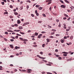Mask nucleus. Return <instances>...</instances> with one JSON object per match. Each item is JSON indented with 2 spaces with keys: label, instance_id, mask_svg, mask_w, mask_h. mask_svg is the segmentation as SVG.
<instances>
[{
  "label": "nucleus",
  "instance_id": "f257e3e1",
  "mask_svg": "<svg viewBox=\"0 0 74 74\" xmlns=\"http://www.w3.org/2000/svg\"><path fill=\"white\" fill-rule=\"evenodd\" d=\"M63 53H65L64 54H63V56H67V54H68V53L64 52H63Z\"/></svg>",
  "mask_w": 74,
  "mask_h": 74
},
{
  "label": "nucleus",
  "instance_id": "f03ea898",
  "mask_svg": "<svg viewBox=\"0 0 74 74\" xmlns=\"http://www.w3.org/2000/svg\"><path fill=\"white\" fill-rule=\"evenodd\" d=\"M32 70L31 69H27V73H31V71H32Z\"/></svg>",
  "mask_w": 74,
  "mask_h": 74
},
{
  "label": "nucleus",
  "instance_id": "7ed1b4c3",
  "mask_svg": "<svg viewBox=\"0 0 74 74\" xmlns=\"http://www.w3.org/2000/svg\"><path fill=\"white\" fill-rule=\"evenodd\" d=\"M35 12L37 15V16H38L39 15V14L37 13V10H36L35 11Z\"/></svg>",
  "mask_w": 74,
  "mask_h": 74
},
{
  "label": "nucleus",
  "instance_id": "20e7f679",
  "mask_svg": "<svg viewBox=\"0 0 74 74\" xmlns=\"http://www.w3.org/2000/svg\"><path fill=\"white\" fill-rule=\"evenodd\" d=\"M51 1H52V0H48L49 3H48V5H49V4H51Z\"/></svg>",
  "mask_w": 74,
  "mask_h": 74
},
{
  "label": "nucleus",
  "instance_id": "39448f33",
  "mask_svg": "<svg viewBox=\"0 0 74 74\" xmlns=\"http://www.w3.org/2000/svg\"><path fill=\"white\" fill-rule=\"evenodd\" d=\"M7 31L8 32H11V33L14 32L13 31H12L11 30H10V29L7 30Z\"/></svg>",
  "mask_w": 74,
  "mask_h": 74
},
{
  "label": "nucleus",
  "instance_id": "423d86ee",
  "mask_svg": "<svg viewBox=\"0 0 74 74\" xmlns=\"http://www.w3.org/2000/svg\"><path fill=\"white\" fill-rule=\"evenodd\" d=\"M60 7L61 8H66V6L64 5H61Z\"/></svg>",
  "mask_w": 74,
  "mask_h": 74
},
{
  "label": "nucleus",
  "instance_id": "0eeeda50",
  "mask_svg": "<svg viewBox=\"0 0 74 74\" xmlns=\"http://www.w3.org/2000/svg\"><path fill=\"white\" fill-rule=\"evenodd\" d=\"M42 36V34H40L39 36H38V38H41V36Z\"/></svg>",
  "mask_w": 74,
  "mask_h": 74
},
{
  "label": "nucleus",
  "instance_id": "6e6552de",
  "mask_svg": "<svg viewBox=\"0 0 74 74\" xmlns=\"http://www.w3.org/2000/svg\"><path fill=\"white\" fill-rule=\"evenodd\" d=\"M60 41L62 43H63L64 42V39H61Z\"/></svg>",
  "mask_w": 74,
  "mask_h": 74
},
{
  "label": "nucleus",
  "instance_id": "1a4fd4ad",
  "mask_svg": "<svg viewBox=\"0 0 74 74\" xmlns=\"http://www.w3.org/2000/svg\"><path fill=\"white\" fill-rule=\"evenodd\" d=\"M14 32H21V30H14Z\"/></svg>",
  "mask_w": 74,
  "mask_h": 74
},
{
  "label": "nucleus",
  "instance_id": "9d476101",
  "mask_svg": "<svg viewBox=\"0 0 74 74\" xmlns=\"http://www.w3.org/2000/svg\"><path fill=\"white\" fill-rule=\"evenodd\" d=\"M17 23L18 24H19V23H21V21L20 20H18L17 21Z\"/></svg>",
  "mask_w": 74,
  "mask_h": 74
},
{
  "label": "nucleus",
  "instance_id": "9b49d317",
  "mask_svg": "<svg viewBox=\"0 0 74 74\" xmlns=\"http://www.w3.org/2000/svg\"><path fill=\"white\" fill-rule=\"evenodd\" d=\"M18 28L19 29H23V27H22L19 26V27H18Z\"/></svg>",
  "mask_w": 74,
  "mask_h": 74
},
{
  "label": "nucleus",
  "instance_id": "f8f14e48",
  "mask_svg": "<svg viewBox=\"0 0 74 74\" xmlns=\"http://www.w3.org/2000/svg\"><path fill=\"white\" fill-rule=\"evenodd\" d=\"M42 8H43L42 7H41L38 8V9L39 10H42Z\"/></svg>",
  "mask_w": 74,
  "mask_h": 74
},
{
  "label": "nucleus",
  "instance_id": "ddd939ff",
  "mask_svg": "<svg viewBox=\"0 0 74 74\" xmlns=\"http://www.w3.org/2000/svg\"><path fill=\"white\" fill-rule=\"evenodd\" d=\"M73 36H71L70 37V39H71V40H73Z\"/></svg>",
  "mask_w": 74,
  "mask_h": 74
},
{
  "label": "nucleus",
  "instance_id": "4468645a",
  "mask_svg": "<svg viewBox=\"0 0 74 74\" xmlns=\"http://www.w3.org/2000/svg\"><path fill=\"white\" fill-rule=\"evenodd\" d=\"M14 14H15L16 15H18V13L17 12H14Z\"/></svg>",
  "mask_w": 74,
  "mask_h": 74
},
{
  "label": "nucleus",
  "instance_id": "2eb2a0df",
  "mask_svg": "<svg viewBox=\"0 0 74 74\" xmlns=\"http://www.w3.org/2000/svg\"><path fill=\"white\" fill-rule=\"evenodd\" d=\"M46 40H47V42H49L50 41L49 39H47Z\"/></svg>",
  "mask_w": 74,
  "mask_h": 74
},
{
  "label": "nucleus",
  "instance_id": "dca6fc26",
  "mask_svg": "<svg viewBox=\"0 0 74 74\" xmlns=\"http://www.w3.org/2000/svg\"><path fill=\"white\" fill-rule=\"evenodd\" d=\"M64 1L65 2H66V3H70L69 2V1H68L67 0H65Z\"/></svg>",
  "mask_w": 74,
  "mask_h": 74
},
{
  "label": "nucleus",
  "instance_id": "f3484780",
  "mask_svg": "<svg viewBox=\"0 0 74 74\" xmlns=\"http://www.w3.org/2000/svg\"><path fill=\"white\" fill-rule=\"evenodd\" d=\"M60 2L61 3H62V4H63V3H64V2H63V1H62V0H60Z\"/></svg>",
  "mask_w": 74,
  "mask_h": 74
},
{
  "label": "nucleus",
  "instance_id": "a211bd4d",
  "mask_svg": "<svg viewBox=\"0 0 74 74\" xmlns=\"http://www.w3.org/2000/svg\"><path fill=\"white\" fill-rule=\"evenodd\" d=\"M10 46L11 48H12V49L14 48V46H13L11 45H10Z\"/></svg>",
  "mask_w": 74,
  "mask_h": 74
},
{
  "label": "nucleus",
  "instance_id": "6ab92c4d",
  "mask_svg": "<svg viewBox=\"0 0 74 74\" xmlns=\"http://www.w3.org/2000/svg\"><path fill=\"white\" fill-rule=\"evenodd\" d=\"M14 26H16V27H17V26H18V24H15L14 25Z\"/></svg>",
  "mask_w": 74,
  "mask_h": 74
},
{
  "label": "nucleus",
  "instance_id": "aec40b11",
  "mask_svg": "<svg viewBox=\"0 0 74 74\" xmlns=\"http://www.w3.org/2000/svg\"><path fill=\"white\" fill-rule=\"evenodd\" d=\"M33 47H37V45H33Z\"/></svg>",
  "mask_w": 74,
  "mask_h": 74
},
{
  "label": "nucleus",
  "instance_id": "412c9836",
  "mask_svg": "<svg viewBox=\"0 0 74 74\" xmlns=\"http://www.w3.org/2000/svg\"><path fill=\"white\" fill-rule=\"evenodd\" d=\"M64 15L66 17H69V16H68V15H67V14H64Z\"/></svg>",
  "mask_w": 74,
  "mask_h": 74
},
{
  "label": "nucleus",
  "instance_id": "4be33fe9",
  "mask_svg": "<svg viewBox=\"0 0 74 74\" xmlns=\"http://www.w3.org/2000/svg\"><path fill=\"white\" fill-rule=\"evenodd\" d=\"M20 39L21 40V41H23V38H20Z\"/></svg>",
  "mask_w": 74,
  "mask_h": 74
},
{
  "label": "nucleus",
  "instance_id": "5701e85b",
  "mask_svg": "<svg viewBox=\"0 0 74 74\" xmlns=\"http://www.w3.org/2000/svg\"><path fill=\"white\" fill-rule=\"evenodd\" d=\"M23 41H27V39H24L23 40Z\"/></svg>",
  "mask_w": 74,
  "mask_h": 74
},
{
  "label": "nucleus",
  "instance_id": "b1692460",
  "mask_svg": "<svg viewBox=\"0 0 74 74\" xmlns=\"http://www.w3.org/2000/svg\"><path fill=\"white\" fill-rule=\"evenodd\" d=\"M10 7L11 8H13V6H12V5H10Z\"/></svg>",
  "mask_w": 74,
  "mask_h": 74
},
{
  "label": "nucleus",
  "instance_id": "393cba45",
  "mask_svg": "<svg viewBox=\"0 0 74 74\" xmlns=\"http://www.w3.org/2000/svg\"><path fill=\"white\" fill-rule=\"evenodd\" d=\"M25 25H26V24L25 23H24L23 24V26H25Z\"/></svg>",
  "mask_w": 74,
  "mask_h": 74
},
{
  "label": "nucleus",
  "instance_id": "a878e982",
  "mask_svg": "<svg viewBox=\"0 0 74 74\" xmlns=\"http://www.w3.org/2000/svg\"><path fill=\"white\" fill-rule=\"evenodd\" d=\"M5 34H8V32H5Z\"/></svg>",
  "mask_w": 74,
  "mask_h": 74
},
{
  "label": "nucleus",
  "instance_id": "bb28decb",
  "mask_svg": "<svg viewBox=\"0 0 74 74\" xmlns=\"http://www.w3.org/2000/svg\"><path fill=\"white\" fill-rule=\"evenodd\" d=\"M55 34V32H51V35H53V34Z\"/></svg>",
  "mask_w": 74,
  "mask_h": 74
},
{
  "label": "nucleus",
  "instance_id": "cd10ccee",
  "mask_svg": "<svg viewBox=\"0 0 74 74\" xmlns=\"http://www.w3.org/2000/svg\"><path fill=\"white\" fill-rule=\"evenodd\" d=\"M20 33L21 34H24L25 33H24L22 32H20Z\"/></svg>",
  "mask_w": 74,
  "mask_h": 74
},
{
  "label": "nucleus",
  "instance_id": "c85d7f7f",
  "mask_svg": "<svg viewBox=\"0 0 74 74\" xmlns=\"http://www.w3.org/2000/svg\"><path fill=\"white\" fill-rule=\"evenodd\" d=\"M4 14H8V12H5L4 13Z\"/></svg>",
  "mask_w": 74,
  "mask_h": 74
},
{
  "label": "nucleus",
  "instance_id": "c756f323",
  "mask_svg": "<svg viewBox=\"0 0 74 74\" xmlns=\"http://www.w3.org/2000/svg\"><path fill=\"white\" fill-rule=\"evenodd\" d=\"M38 34L37 32H35V35H36V36H38Z\"/></svg>",
  "mask_w": 74,
  "mask_h": 74
},
{
  "label": "nucleus",
  "instance_id": "7c9ffc66",
  "mask_svg": "<svg viewBox=\"0 0 74 74\" xmlns=\"http://www.w3.org/2000/svg\"><path fill=\"white\" fill-rule=\"evenodd\" d=\"M1 4L3 5H4V2H1Z\"/></svg>",
  "mask_w": 74,
  "mask_h": 74
},
{
  "label": "nucleus",
  "instance_id": "2f4dec72",
  "mask_svg": "<svg viewBox=\"0 0 74 74\" xmlns=\"http://www.w3.org/2000/svg\"><path fill=\"white\" fill-rule=\"evenodd\" d=\"M41 33H42V34H44V33H46V32H41Z\"/></svg>",
  "mask_w": 74,
  "mask_h": 74
},
{
  "label": "nucleus",
  "instance_id": "473e14b6",
  "mask_svg": "<svg viewBox=\"0 0 74 74\" xmlns=\"http://www.w3.org/2000/svg\"><path fill=\"white\" fill-rule=\"evenodd\" d=\"M11 38H12V39H14V40H15V38L13 36H11Z\"/></svg>",
  "mask_w": 74,
  "mask_h": 74
},
{
  "label": "nucleus",
  "instance_id": "72a5a7b5",
  "mask_svg": "<svg viewBox=\"0 0 74 74\" xmlns=\"http://www.w3.org/2000/svg\"><path fill=\"white\" fill-rule=\"evenodd\" d=\"M9 17L10 18H13V16H10Z\"/></svg>",
  "mask_w": 74,
  "mask_h": 74
},
{
  "label": "nucleus",
  "instance_id": "f704fd0d",
  "mask_svg": "<svg viewBox=\"0 0 74 74\" xmlns=\"http://www.w3.org/2000/svg\"><path fill=\"white\" fill-rule=\"evenodd\" d=\"M36 8L39 7H40V5H36Z\"/></svg>",
  "mask_w": 74,
  "mask_h": 74
},
{
  "label": "nucleus",
  "instance_id": "c9c22d12",
  "mask_svg": "<svg viewBox=\"0 0 74 74\" xmlns=\"http://www.w3.org/2000/svg\"><path fill=\"white\" fill-rule=\"evenodd\" d=\"M31 15L32 17H34V15L33 14H31Z\"/></svg>",
  "mask_w": 74,
  "mask_h": 74
},
{
  "label": "nucleus",
  "instance_id": "e433bc0d",
  "mask_svg": "<svg viewBox=\"0 0 74 74\" xmlns=\"http://www.w3.org/2000/svg\"><path fill=\"white\" fill-rule=\"evenodd\" d=\"M42 60V61H43V62H45V63H47V61H46L45 60Z\"/></svg>",
  "mask_w": 74,
  "mask_h": 74
},
{
  "label": "nucleus",
  "instance_id": "4c0bfd02",
  "mask_svg": "<svg viewBox=\"0 0 74 74\" xmlns=\"http://www.w3.org/2000/svg\"><path fill=\"white\" fill-rule=\"evenodd\" d=\"M42 47H43V48H44V47H45V44H43L42 45Z\"/></svg>",
  "mask_w": 74,
  "mask_h": 74
},
{
  "label": "nucleus",
  "instance_id": "58836bf2",
  "mask_svg": "<svg viewBox=\"0 0 74 74\" xmlns=\"http://www.w3.org/2000/svg\"><path fill=\"white\" fill-rule=\"evenodd\" d=\"M26 23V25H28L30 23H29V22H26V23Z\"/></svg>",
  "mask_w": 74,
  "mask_h": 74
},
{
  "label": "nucleus",
  "instance_id": "ea45409f",
  "mask_svg": "<svg viewBox=\"0 0 74 74\" xmlns=\"http://www.w3.org/2000/svg\"><path fill=\"white\" fill-rule=\"evenodd\" d=\"M49 38H53V37L52 36H49Z\"/></svg>",
  "mask_w": 74,
  "mask_h": 74
},
{
  "label": "nucleus",
  "instance_id": "a19ab883",
  "mask_svg": "<svg viewBox=\"0 0 74 74\" xmlns=\"http://www.w3.org/2000/svg\"><path fill=\"white\" fill-rule=\"evenodd\" d=\"M46 65H47V66H51V64H46Z\"/></svg>",
  "mask_w": 74,
  "mask_h": 74
},
{
  "label": "nucleus",
  "instance_id": "79ce46f5",
  "mask_svg": "<svg viewBox=\"0 0 74 74\" xmlns=\"http://www.w3.org/2000/svg\"><path fill=\"white\" fill-rule=\"evenodd\" d=\"M52 31H54V32H56V30L55 29H53L52 30Z\"/></svg>",
  "mask_w": 74,
  "mask_h": 74
},
{
  "label": "nucleus",
  "instance_id": "37998d69",
  "mask_svg": "<svg viewBox=\"0 0 74 74\" xmlns=\"http://www.w3.org/2000/svg\"><path fill=\"white\" fill-rule=\"evenodd\" d=\"M45 58H44V57H41V59H45Z\"/></svg>",
  "mask_w": 74,
  "mask_h": 74
},
{
  "label": "nucleus",
  "instance_id": "c03bdc74",
  "mask_svg": "<svg viewBox=\"0 0 74 74\" xmlns=\"http://www.w3.org/2000/svg\"><path fill=\"white\" fill-rule=\"evenodd\" d=\"M43 16H45V17H46V15H45V14H43Z\"/></svg>",
  "mask_w": 74,
  "mask_h": 74
},
{
  "label": "nucleus",
  "instance_id": "a18cd8bd",
  "mask_svg": "<svg viewBox=\"0 0 74 74\" xmlns=\"http://www.w3.org/2000/svg\"><path fill=\"white\" fill-rule=\"evenodd\" d=\"M38 57L39 58H40V59L41 58V57L39 55H38Z\"/></svg>",
  "mask_w": 74,
  "mask_h": 74
},
{
  "label": "nucleus",
  "instance_id": "49530a36",
  "mask_svg": "<svg viewBox=\"0 0 74 74\" xmlns=\"http://www.w3.org/2000/svg\"><path fill=\"white\" fill-rule=\"evenodd\" d=\"M56 36H60V34H56Z\"/></svg>",
  "mask_w": 74,
  "mask_h": 74
},
{
  "label": "nucleus",
  "instance_id": "de8ad7c7",
  "mask_svg": "<svg viewBox=\"0 0 74 74\" xmlns=\"http://www.w3.org/2000/svg\"><path fill=\"white\" fill-rule=\"evenodd\" d=\"M20 8H21L20 10H22L23 9V6H22V7H20Z\"/></svg>",
  "mask_w": 74,
  "mask_h": 74
},
{
  "label": "nucleus",
  "instance_id": "09e8293b",
  "mask_svg": "<svg viewBox=\"0 0 74 74\" xmlns=\"http://www.w3.org/2000/svg\"><path fill=\"white\" fill-rule=\"evenodd\" d=\"M10 41H12H12H14V39H10Z\"/></svg>",
  "mask_w": 74,
  "mask_h": 74
},
{
  "label": "nucleus",
  "instance_id": "8fccbe9b",
  "mask_svg": "<svg viewBox=\"0 0 74 74\" xmlns=\"http://www.w3.org/2000/svg\"><path fill=\"white\" fill-rule=\"evenodd\" d=\"M0 37H1V38H3V36L1 35H0Z\"/></svg>",
  "mask_w": 74,
  "mask_h": 74
},
{
  "label": "nucleus",
  "instance_id": "3c124183",
  "mask_svg": "<svg viewBox=\"0 0 74 74\" xmlns=\"http://www.w3.org/2000/svg\"><path fill=\"white\" fill-rule=\"evenodd\" d=\"M42 22L40 21H38V23H41Z\"/></svg>",
  "mask_w": 74,
  "mask_h": 74
},
{
  "label": "nucleus",
  "instance_id": "603ef678",
  "mask_svg": "<svg viewBox=\"0 0 74 74\" xmlns=\"http://www.w3.org/2000/svg\"><path fill=\"white\" fill-rule=\"evenodd\" d=\"M55 52H58V50L57 49H56L55 50Z\"/></svg>",
  "mask_w": 74,
  "mask_h": 74
},
{
  "label": "nucleus",
  "instance_id": "864d4df0",
  "mask_svg": "<svg viewBox=\"0 0 74 74\" xmlns=\"http://www.w3.org/2000/svg\"><path fill=\"white\" fill-rule=\"evenodd\" d=\"M40 54H41V55H43V52H41H41H40Z\"/></svg>",
  "mask_w": 74,
  "mask_h": 74
},
{
  "label": "nucleus",
  "instance_id": "5fc2aeb1",
  "mask_svg": "<svg viewBox=\"0 0 74 74\" xmlns=\"http://www.w3.org/2000/svg\"><path fill=\"white\" fill-rule=\"evenodd\" d=\"M29 8V5H27V9H28Z\"/></svg>",
  "mask_w": 74,
  "mask_h": 74
},
{
  "label": "nucleus",
  "instance_id": "6e6d98bb",
  "mask_svg": "<svg viewBox=\"0 0 74 74\" xmlns=\"http://www.w3.org/2000/svg\"><path fill=\"white\" fill-rule=\"evenodd\" d=\"M58 59H60V60H61V59H62V58H61L60 57H59L58 58Z\"/></svg>",
  "mask_w": 74,
  "mask_h": 74
},
{
  "label": "nucleus",
  "instance_id": "4d7b16f0",
  "mask_svg": "<svg viewBox=\"0 0 74 74\" xmlns=\"http://www.w3.org/2000/svg\"><path fill=\"white\" fill-rule=\"evenodd\" d=\"M56 57H59V55H56Z\"/></svg>",
  "mask_w": 74,
  "mask_h": 74
},
{
  "label": "nucleus",
  "instance_id": "13d9d810",
  "mask_svg": "<svg viewBox=\"0 0 74 74\" xmlns=\"http://www.w3.org/2000/svg\"><path fill=\"white\" fill-rule=\"evenodd\" d=\"M10 66H11V67H12L13 66H14V65H13V64H11L10 65Z\"/></svg>",
  "mask_w": 74,
  "mask_h": 74
},
{
  "label": "nucleus",
  "instance_id": "bf43d9fd",
  "mask_svg": "<svg viewBox=\"0 0 74 74\" xmlns=\"http://www.w3.org/2000/svg\"><path fill=\"white\" fill-rule=\"evenodd\" d=\"M32 31L31 30H29L28 31V33H30Z\"/></svg>",
  "mask_w": 74,
  "mask_h": 74
},
{
  "label": "nucleus",
  "instance_id": "052dcab7",
  "mask_svg": "<svg viewBox=\"0 0 74 74\" xmlns=\"http://www.w3.org/2000/svg\"><path fill=\"white\" fill-rule=\"evenodd\" d=\"M48 26L50 28H52V27H51V26H50L48 25Z\"/></svg>",
  "mask_w": 74,
  "mask_h": 74
},
{
  "label": "nucleus",
  "instance_id": "680f3d73",
  "mask_svg": "<svg viewBox=\"0 0 74 74\" xmlns=\"http://www.w3.org/2000/svg\"><path fill=\"white\" fill-rule=\"evenodd\" d=\"M63 19H64V20H66V19H67V18H66V17H64L63 18Z\"/></svg>",
  "mask_w": 74,
  "mask_h": 74
},
{
  "label": "nucleus",
  "instance_id": "e2e57ef3",
  "mask_svg": "<svg viewBox=\"0 0 74 74\" xmlns=\"http://www.w3.org/2000/svg\"><path fill=\"white\" fill-rule=\"evenodd\" d=\"M14 57V56L13 55H11L10 56V58H13Z\"/></svg>",
  "mask_w": 74,
  "mask_h": 74
},
{
  "label": "nucleus",
  "instance_id": "0e129e2a",
  "mask_svg": "<svg viewBox=\"0 0 74 74\" xmlns=\"http://www.w3.org/2000/svg\"><path fill=\"white\" fill-rule=\"evenodd\" d=\"M64 39H66L67 38V37L66 36H64Z\"/></svg>",
  "mask_w": 74,
  "mask_h": 74
},
{
  "label": "nucleus",
  "instance_id": "69168bd1",
  "mask_svg": "<svg viewBox=\"0 0 74 74\" xmlns=\"http://www.w3.org/2000/svg\"><path fill=\"white\" fill-rule=\"evenodd\" d=\"M67 11L68 12H70V10H67Z\"/></svg>",
  "mask_w": 74,
  "mask_h": 74
},
{
  "label": "nucleus",
  "instance_id": "338daca9",
  "mask_svg": "<svg viewBox=\"0 0 74 74\" xmlns=\"http://www.w3.org/2000/svg\"><path fill=\"white\" fill-rule=\"evenodd\" d=\"M49 55L51 56V55H52V54H51V53H49Z\"/></svg>",
  "mask_w": 74,
  "mask_h": 74
},
{
  "label": "nucleus",
  "instance_id": "774afa93",
  "mask_svg": "<svg viewBox=\"0 0 74 74\" xmlns=\"http://www.w3.org/2000/svg\"><path fill=\"white\" fill-rule=\"evenodd\" d=\"M18 38V36H16V38Z\"/></svg>",
  "mask_w": 74,
  "mask_h": 74
}]
</instances>
